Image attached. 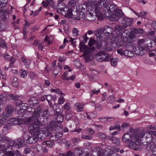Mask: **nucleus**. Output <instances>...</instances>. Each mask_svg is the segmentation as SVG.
I'll return each mask as SVG.
<instances>
[{"label":"nucleus","instance_id":"42","mask_svg":"<svg viewBox=\"0 0 156 156\" xmlns=\"http://www.w3.org/2000/svg\"><path fill=\"white\" fill-rule=\"evenodd\" d=\"M10 60L11 61V63L9 64V66L10 67H11L12 66L14 62H15V60L13 57L12 56L10 57Z\"/></svg>","mask_w":156,"mask_h":156},{"label":"nucleus","instance_id":"31","mask_svg":"<svg viewBox=\"0 0 156 156\" xmlns=\"http://www.w3.org/2000/svg\"><path fill=\"white\" fill-rule=\"evenodd\" d=\"M28 105L26 103H22L20 105V108L21 110H26L27 109Z\"/></svg>","mask_w":156,"mask_h":156},{"label":"nucleus","instance_id":"63","mask_svg":"<svg viewBox=\"0 0 156 156\" xmlns=\"http://www.w3.org/2000/svg\"><path fill=\"white\" fill-rule=\"evenodd\" d=\"M11 81L12 83L13 82H18V79L16 77H12L11 79Z\"/></svg>","mask_w":156,"mask_h":156},{"label":"nucleus","instance_id":"45","mask_svg":"<svg viewBox=\"0 0 156 156\" xmlns=\"http://www.w3.org/2000/svg\"><path fill=\"white\" fill-rule=\"evenodd\" d=\"M113 143L117 145H119L120 144V142L119 139L118 138H116L112 140Z\"/></svg>","mask_w":156,"mask_h":156},{"label":"nucleus","instance_id":"5","mask_svg":"<svg viewBox=\"0 0 156 156\" xmlns=\"http://www.w3.org/2000/svg\"><path fill=\"white\" fill-rule=\"evenodd\" d=\"M79 46L80 49H83L84 51L83 54L82 56L83 57L86 62L91 59L92 58V53L94 49L89 48L84 44L83 42L82 41L80 42Z\"/></svg>","mask_w":156,"mask_h":156},{"label":"nucleus","instance_id":"26","mask_svg":"<svg viewBox=\"0 0 156 156\" xmlns=\"http://www.w3.org/2000/svg\"><path fill=\"white\" fill-rule=\"evenodd\" d=\"M103 48L107 51H111L112 50V48L106 42L105 44V45L103 46Z\"/></svg>","mask_w":156,"mask_h":156},{"label":"nucleus","instance_id":"4","mask_svg":"<svg viewBox=\"0 0 156 156\" xmlns=\"http://www.w3.org/2000/svg\"><path fill=\"white\" fill-rule=\"evenodd\" d=\"M101 12L98 11L96 8H94L93 9H91L86 12V15L85 14L81 17H79L80 20L93 21L95 20L96 16L99 17L101 16Z\"/></svg>","mask_w":156,"mask_h":156},{"label":"nucleus","instance_id":"60","mask_svg":"<svg viewBox=\"0 0 156 156\" xmlns=\"http://www.w3.org/2000/svg\"><path fill=\"white\" fill-rule=\"evenodd\" d=\"M57 105L56 104H54L53 107H52V109L55 112L56 111H59V109H57ZM55 112H54L55 113Z\"/></svg>","mask_w":156,"mask_h":156},{"label":"nucleus","instance_id":"15","mask_svg":"<svg viewBox=\"0 0 156 156\" xmlns=\"http://www.w3.org/2000/svg\"><path fill=\"white\" fill-rule=\"evenodd\" d=\"M79 12H78L79 15V17H81L83 15L85 14V12H87V6L83 4V5H81L79 6Z\"/></svg>","mask_w":156,"mask_h":156},{"label":"nucleus","instance_id":"28","mask_svg":"<svg viewBox=\"0 0 156 156\" xmlns=\"http://www.w3.org/2000/svg\"><path fill=\"white\" fill-rule=\"evenodd\" d=\"M23 145V140L21 139H19L17 140L15 143V146L16 147H21Z\"/></svg>","mask_w":156,"mask_h":156},{"label":"nucleus","instance_id":"6","mask_svg":"<svg viewBox=\"0 0 156 156\" xmlns=\"http://www.w3.org/2000/svg\"><path fill=\"white\" fill-rule=\"evenodd\" d=\"M40 127L34 129L33 130H29L31 136H29L27 140V142L30 144H33L36 142L38 140L39 131Z\"/></svg>","mask_w":156,"mask_h":156},{"label":"nucleus","instance_id":"48","mask_svg":"<svg viewBox=\"0 0 156 156\" xmlns=\"http://www.w3.org/2000/svg\"><path fill=\"white\" fill-rule=\"evenodd\" d=\"M74 64L75 66L77 68L80 67L81 65V63L79 61L75 60L74 62Z\"/></svg>","mask_w":156,"mask_h":156},{"label":"nucleus","instance_id":"8","mask_svg":"<svg viewBox=\"0 0 156 156\" xmlns=\"http://www.w3.org/2000/svg\"><path fill=\"white\" fill-rule=\"evenodd\" d=\"M129 32V31L127 30H125L122 33L121 35V41L123 42L126 43H130L132 41V38L131 36H129L127 34Z\"/></svg>","mask_w":156,"mask_h":156},{"label":"nucleus","instance_id":"16","mask_svg":"<svg viewBox=\"0 0 156 156\" xmlns=\"http://www.w3.org/2000/svg\"><path fill=\"white\" fill-rule=\"evenodd\" d=\"M54 115L56 116V119L58 122H62L64 119V115L61 112L56 111L54 113Z\"/></svg>","mask_w":156,"mask_h":156},{"label":"nucleus","instance_id":"64","mask_svg":"<svg viewBox=\"0 0 156 156\" xmlns=\"http://www.w3.org/2000/svg\"><path fill=\"white\" fill-rule=\"evenodd\" d=\"M20 153L18 151H17L13 153V156H20Z\"/></svg>","mask_w":156,"mask_h":156},{"label":"nucleus","instance_id":"10","mask_svg":"<svg viewBox=\"0 0 156 156\" xmlns=\"http://www.w3.org/2000/svg\"><path fill=\"white\" fill-rule=\"evenodd\" d=\"M133 21V20L132 18L124 17L122 19L121 23L124 28H126L131 25Z\"/></svg>","mask_w":156,"mask_h":156},{"label":"nucleus","instance_id":"9","mask_svg":"<svg viewBox=\"0 0 156 156\" xmlns=\"http://www.w3.org/2000/svg\"><path fill=\"white\" fill-rule=\"evenodd\" d=\"M142 41L140 40L139 44L140 47H135L134 50V53L136 55H142L144 54L143 51L144 50V48L142 47L143 43H142Z\"/></svg>","mask_w":156,"mask_h":156},{"label":"nucleus","instance_id":"13","mask_svg":"<svg viewBox=\"0 0 156 156\" xmlns=\"http://www.w3.org/2000/svg\"><path fill=\"white\" fill-rule=\"evenodd\" d=\"M50 134V132L48 129L45 128L42 129L40 132V135L41 140H44Z\"/></svg>","mask_w":156,"mask_h":156},{"label":"nucleus","instance_id":"54","mask_svg":"<svg viewBox=\"0 0 156 156\" xmlns=\"http://www.w3.org/2000/svg\"><path fill=\"white\" fill-rule=\"evenodd\" d=\"M108 100L109 101L114 102L115 101V97L113 95H111L108 98Z\"/></svg>","mask_w":156,"mask_h":156},{"label":"nucleus","instance_id":"14","mask_svg":"<svg viewBox=\"0 0 156 156\" xmlns=\"http://www.w3.org/2000/svg\"><path fill=\"white\" fill-rule=\"evenodd\" d=\"M71 75L70 73L67 72H65L62 76V79L63 80H71L73 81L75 78V76L74 75L72 76Z\"/></svg>","mask_w":156,"mask_h":156},{"label":"nucleus","instance_id":"21","mask_svg":"<svg viewBox=\"0 0 156 156\" xmlns=\"http://www.w3.org/2000/svg\"><path fill=\"white\" fill-rule=\"evenodd\" d=\"M135 47L134 45L131 44L129 43V44H127L126 46V51H133Z\"/></svg>","mask_w":156,"mask_h":156},{"label":"nucleus","instance_id":"12","mask_svg":"<svg viewBox=\"0 0 156 156\" xmlns=\"http://www.w3.org/2000/svg\"><path fill=\"white\" fill-rule=\"evenodd\" d=\"M66 17L69 18H73L76 20H80V18L79 17L78 12H74L73 14L71 11L69 10L68 11Z\"/></svg>","mask_w":156,"mask_h":156},{"label":"nucleus","instance_id":"34","mask_svg":"<svg viewBox=\"0 0 156 156\" xmlns=\"http://www.w3.org/2000/svg\"><path fill=\"white\" fill-rule=\"evenodd\" d=\"M45 143L47 146L49 147H53L55 145V143L53 142H51L50 141H47L46 142H44V143Z\"/></svg>","mask_w":156,"mask_h":156},{"label":"nucleus","instance_id":"38","mask_svg":"<svg viewBox=\"0 0 156 156\" xmlns=\"http://www.w3.org/2000/svg\"><path fill=\"white\" fill-rule=\"evenodd\" d=\"M58 139L57 134H55L54 135H52L50 138V140L52 141H55Z\"/></svg>","mask_w":156,"mask_h":156},{"label":"nucleus","instance_id":"11","mask_svg":"<svg viewBox=\"0 0 156 156\" xmlns=\"http://www.w3.org/2000/svg\"><path fill=\"white\" fill-rule=\"evenodd\" d=\"M6 113H3V115L5 116H10L12 115L13 112L14 111V108L13 106L9 105L7 106L5 108Z\"/></svg>","mask_w":156,"mask_h":156},{"label":"nucleus","instance_id":"32","mask_svg":"<svg viewBox=\"0 0 156 156\" xmlns=\"http://www.w3.org/2000/svg\"><path fill=\"white\" fill-rule=\"evenodd\" d=\"M21 76L22 77L25 78L26 77L27 75V71L25 70H22L21 69Z\"/></svg>","mask_w":156,"mask_h":156},{"label":"nucleus","instance_id":"59","mask_svg":"<svg viewBox=\"0 0 156 156\" xmlns=\"http://www.w3.org/2000/svg\"><path fill=\"white\" fill-rule=\"evenodd\" d=\"M146 149L149 151H151L153 152L154 147H152L151 145H148L146 147Z\"/></svg>","mask_w":156,"mask_h":156},{"label":"nucleus","instance_id":"44","mask_svg":"<svg viewBox=\"0 0 156 156\" xmlns=\"http://www.w3.org/2000/svg\"><path fill=\"white\" fill-rule=\"evenodd\" d=\"M62 96L60 97L58 99V104H63L65 101V99Z\"/></svg>","mask_w":156,"mask_h":156},{"label":"nucleus","instance_id":"1","mask_svg":"<svg viewBox=\"0 0 156 156\" xmlns=\"http://www.w3.org/2000/svg\"><path fill=\"white\" fill-rule=\"evenodd\" d=\"M146 134V138L148 136V138L151 135L150 133L145 134V131H136L132 128H130L128 133H125L122 137V141L125 143H128V146L131 148L136 150L140 145V140Z\"/></svg>","mask_w":156,"mask_h":156},{"label":"nucleus","instance_id":"50","mask_svg":"<svg viewBox=\"0 0 156 156\" xmlns=\"http://www.w3.org/2000/svg\"><path fill=\"white\" fill-rule=\"evenodd\" d=\"M42 147L41 145H37L35 148V150L37 152H39L41 151Z\"/></svg>","mask_w":156,"mask_h":156},{"label":"nucleus","instance_id":"41","mask_svg":"<svg viewBox=\"0 0 156 156\" xmlns=\"http://www.w3.org/2000/svg\"><path fill=\"white\" fill-rule=\"evenodd\" d=\"M7 149L6 147L4 144H0V151H6Z\"/></svg>","mask_w":156,"mask_h":156},{"label":"nucleus","instance_id":"58","mask_svg":"<svg viewBox=\"0 0 156 156\" xmlns=\"http://www.w3.org/2000/svg\"><path fill=\"white\" fill-rule=\"evenodd\" d=\"M6 156H13V152L12 151H8L5 153Z\"/></svg>","mask_w":156,"mask_h":156},{"label":"nucleus","instance_id":"56","mask_svg":"<svg viewBox=\"0 0 156 156\" xmlns=\"http://www.w3.org/2000/svg\"><path fill=\"white\" fill-rule=\"evenodd\" d=\"M30 149L27 147L24 149V153L25 154H28L30 152Z\"/></svg>","mask_w":156,"mask_h":156},{"label":"nucleus","instance_id":"23","mask_svg":"<svg viewBox=\"0 0 156 156\" xmlns=\"http://www.w3.org/2000/svg\"><path fill=\"white\" fill-rule=\"evenodd\" d=\"M133 51H125L124 52V55L129 57H131L134 55Z\"/></svg>","mask_w":156,"mask_h":156},{"label":"nucleus","instance_id":"43","mask_svg":"<svg viewBox=\"0 0 156 156\" xmlns=\"http://www.w3.org/2000/svg\"><path fill=\"white\" fill-rule=\"evenodd\" d=\"M146 34L148 36H153L154 35L155 32L154 30H150L149 31L146 32Z\"/></svg>","mask_w":156,"mask_h":156},{"label":"nucleus","instance_id":"20","mask_svg":"<svg viewBox=\"0 0 156 156\" xmlns=\"http://www.w3.org/2000/svg\"><path fill=\"white\" fill-rule=\"evenodd\" d=\"M45 98H46V100L48 101V103H49L50 101L53 100L55 101L56 99V97L55 95L52 96L51 95H45Z\"/></svg>","mask_w":156,"mask_h":156},{"label":"nucleus","instance_id":"25","mask_svg":"<svg viewBox=\"0 0 156 156\" xmlns=\"http://www.w3.org/2000/svg\"><path fill=\"white\" fill-rule=\"evenodd\" d=\"M7 117L4 115L3 113L1 116H0V124L1 125L6 122V117Z\"/></svg>","mask_w":156,"mask_h":156},{"label":"nucleus","instance_id":"24","mask_svg":"<svg viewBox=\"0 0 156 156\" xmlns=\"http://www.w3.org/2000/svg\"><path fill=\"white\" fill-rule=\"evenodd\" d=\"M125 29V28H124L123 26L122 25V26L119 25H117L115 27L114 30L115 31L117 32L118 31H122Z\"/></svg>","mask_w":156,"mask_h":156},{"label":"nucleus","instance_id":"36","mask_svg":"<svg viewBox=\"0 0 156 156\" xmlns=\"http://www.w3.org/2000/svg\"><path fill=\"white\" fill-rule=\"evenodd\" d=\"M106 156H120V155L117 153L113 152V151H110L108 152L106 155Z\"/></svg>","mask_w":156,"mask_h":156},{"label":"nucleus","instance_id":"39","mask_svg":"<svg viewBox=\"0 0 156 156\" xmlns=\"http://www.w3.org/2000/svg\"><path fill=\"white\" fill-rule=\"evenodd\" d=\"M97 136L100 138H105L106 137V135L104 133L99 132L97 134Z\"/></svg>","mask_w":156,"mask_h":156},{"label":"nucleus","instance_id":"62","mask_svg":"<svg viewBox=\"0 0 156 156\" xmlns=\"http://www.w3.org/2000/svg\"><path fill=\"white\" fill-rule=\"evenodd\" d=\"M36 76V75L33 72H30V77L32 79L34 78Z\"/></svg>","mask_w":156,"mask_h":156},{"label":"nucleus","instance_id":"37","mask_svg":"<svg viewBox=\"0 0 156 156\" xmlns=\"http://www.w3.org/2000/svg\"><path fill=\"white\" fill-rule=\"evenodd\" d=\"M95 41L92 38H90L88 42V44L90 46H93L95 43Z\"/></svg>","mask_w":156,"mask_h":156},{"label":"nucleus","instance_id":"40","mask_svg":"<svg viewBox=\"0 0 156 156\" xmlns=\"http://www.w3.org/2000/svg\"><path fill=\"white\" fill-rule=\"evenodd\" d=\"M72 32L74 36H76L78 35L79 31L77 28H74L72 30Z\"/></svg>","mask_w":156,"mask_h":156},{"label":"nucleus","instance_id":"51","mask_svg":"<svg viewBox=\"0 0 156 156\" xmlns=\"http://www.w3.org/2000/svg\"><path fill=\"white\" fill-rule=\"evenodd\" d=\"M49 38L48 37V36H46L44 40L45 41H46L48 43V45L52 43V41H50L49 40Z\"/></svg>","mask_w":156,"mask_h":156},{"label":"nucleus","instance_id":"27","mask_svg":"<svg viewBox=\"0 0 156 156\" xmlns=\"http://www.w3.org/2000/svg\"><path fill=\"white\" fill-rule=\"evenodd\" d=\"M77 110L78 112H81L83 110V106L80 105L79 103H77L75 104Z\"/></svg>","mask_w":156,"mask_h":156},{"label":"nucleus","instance_id":"52","mask_svg":"<svg viewBox=\"0 0 156 156\" xmlns=\"http://www.w3.org/2000/svg\"><path fill=\"white\" fill-rule=\"evenodd\" d=\"M6 45V44L4 43V40L0 38V46L2 47H5Z\"/></svg>","mask_w":156,"mask_h":156},{"label":"nucleus","instance_id":"2","mask_svg":"<svg viewBox=\"0 0 156 156\" xmlns=\"http://www.w3.org/2000/svg\"><path fill=\"white\" fill-rule=\"evenodd\" d=\"M97 7L102 9L105 16L112 21H118L123 14L121 10L116 9L114 5L105 0H100L97 5Z\"/></svg>","mask_w":156,"mask_h":156},{"label":"nucleus","instance_id":"19","mask_svg":"<svg viewBox=\"0 0 156 156\" xmlns=\"http://www.w3.org/2000/svg\"><path fill=\"white\" fill-rule=\"evenodd\" d=\"M41 109V106H38L35 110V112L33 114V116H35L36 118L37 117L38 118L39 116H40Z\"/></svg>","mask_w":156,"mask_h":156},{"label":"nucleus","instance_id":"17","mask_svg":"<svg viewBox=\"0 0 156 156\" xmlns=\"http://www.w3.org/2000/svg\"><path fill=\"white\" fill-rule=\"evenodd\" d=\"M104 38L103 37L98 38V41L96 43V47L98 49H100L102 46L103 43L105 44Z\"/></svg>","mask_w":156,"mask_h":156},{"label":"nucleus","instance_id":"53","mask_svg":"<svg viewBox=\"0 0 156 156\" xmlns=\"http://www.w3.org/2000/svg\"><path fill=\"white\" fill-rule=\"evenodd\" d=\"M10 98V99L13 100H16L18 98L17 96L14 95L13 94H9V95Z\"/></svg>","mask_w":156,"mask_h":156},{"label":"nucleus","instance_id":"46","mask_svg":"<svg viewBox=\"0 0 156 156\" xmlns=\"http://www.w3.org/2000/svg\"><path fill=\"white\" fill-rule=\"evenodd\" d=\"M36 99L34 98H31L28 99V102L30 105H34V100H35Z\"/></svg>","mask_w":156,"mask_h":156},{"label":"nucleus","instance_id":"57","mask_svg":"<svg viewBox=\"0 0 156 156\" xmlns=\"http://www.w3.org/2000/svg\"><path fill=\"white\" fill-rule=\"evenodd\" d=\"M151 26L156 32V21H153L151 23Z\"/></svg>","mask_w":156,"mask_h":156},{"label":"nucleus","instance_id":"61","mask_svg":"<svg viewBox=\"0 0 156 156\" xmlns=\"http://www.w3.org/2000/svg\"><path fill=\"white\" fill-rule=\"evenodd\" d=\"M69 113V112H67L66 114V119H70V118H72L73 116L71 114H70Z\"/></svg>","mask_w":156,"mask_h":156},{"label":"nucleus","instance_id":"35","mask_svg":"<svg viewBox=\"0 0 156 156\" xmlns=\"http://www.w3.org/2000/svg\"><path fill=\"white\" fill-rule=\"evenodd\" d=\"M12 123L13 124L15 125L20 124V123H21L19 119H18L15 118L13 119H12Z\"/></svg>","mask_w":156,"mask_h":156},{"label":"nucleus","instance_id":"29","mask_svg":"<svg viewBox=\"0 0 156 156\" xmlns=\"http://www.w3.org/2000/svg\"><path fill=\"white\" fill-rule=\"evenodd\" d=\"M49 112L48 109H45L42 111L41 113L42 116L46 117L48 115Z\"/></svg>","mask_w":156,"mask_h":156},{"label":"nucleus","instance_id":"55","mask_svg":"<svg viewBox=\"0 0 156 156\" xmlns=\"http://www.w3.org/2000/svg\"><path fill=\"white\" fill-rule=\"evenodd\" d=\"M6 2L5 0H0V6L4 7L6 5Z\"/></svg>","mask_w":156,"mask_h":156},{"label":"nucleus","instance_id":"22","mask_svg":"<svg viewBox=\"0 0 156 156\" xmlns=\"http://www.w3.org/2000/svg\"><path fill=\"white\" fill-rule=\"evenodd\" d=\"M113 31V30L110 27H104V33L108 34H111Z\"/></svg>","mask_w":156,"mask_h":156},{"label":"nucleus","instance_id":"3","mask_svg":"<svg viewBox=\"0 0 156 156\" xmlns=\"http://www.w3.org/2000/svg\"><path fill=\"white\" fill-rule=\"evenodd\" d=\"M23 122L26 124H29L31 125L29 127V130H33L34 129L40 127L42 125L39 119L35 116H33L30 118H23L21 119Z\"/></svg>","mask_w":156,"mask_h":156},{"label":"nucleus","instance_id":"47","mask_svg":"<svg viewBox=\"0 0 156 156\" xmlns=\"http://www.w3.org/2000/svg\"><path fill=\"white\" fill-rule=\"evenodd\" d=\"M64 108L65 109L69 110L70 109V104L68 103H66L64 105Z\"/></svg>","mask_w":156,"mask_h":156},{"label":"nucleus","instance_id":"49","mask_svg":"<svg viewBox=\"0 0 156 156\" xmlns=\"http://www.w3.org/2000/svg\"><path fill=\"white\" fill-rule=\"evenodd\" d=\"M135 33H137L138 34H142L144 32V30L140 28H138L137 29H135L134 30Z\"/></svg>","mask_w":156,"mask_h":156},{"label":"nucleus","instance_id":"33","mask_svg":"<svg viewBox=\"0 0 156 156\" xmlns=\"http://www.w3.org/2000/svg\"><path fill=\"white\" fill-rule=\"evenodd\" d=\"M7 138L4 135H0V141L2 142H4L5 141H7Z\"/></svg>","mask_w":156,"mask_h":156},{"label":"nucleus","instance_id":"30","mask_svg":"<svg viewBox=\"0 0 156 156\" xmlns=\"http://www.w3.org/2000/svg\"><path fill=\"white\" fill-rule=\"evenodd\" d=\"M118 58L112 59L111 61V64L113 66H115L117 65Z\"/></svg>","mask_w":156,"mask_h":156},{"label":"nucleus","instance_id":"7","mask_svg":"<svg viewBox=\"0 0 156 156\" xmlns=\"http://www.w3.org/2000/svg\"><path fill=\"white\" fill-rule=\"evenodd\" d=\"M109 56L108 54H106L104 51H98L96 54V58L98 61L99 62L108 61Z\"/></svg>","mask_w":156,"mask_h":156},{"label":"nucleus","instance_id":"18","mask_svg":"<svg viewBox=\"0 0 156 156\" xmlns=\"http://www.w3.org/2000/svg\"><path fill=\"white\" fill-rule=\"evenodd\" d=\"M104 33V28H101L98 29L94 32V33L96 35L97 38L101 37V34L103 32Z\"/></svg>","mask_w":156,"mask_h":156}]
</instances>
